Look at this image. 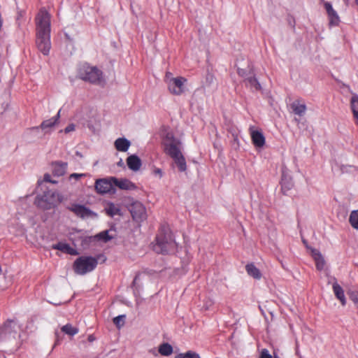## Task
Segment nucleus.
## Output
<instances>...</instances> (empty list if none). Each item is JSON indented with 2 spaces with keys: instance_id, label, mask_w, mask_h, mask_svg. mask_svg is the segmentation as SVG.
I'll list each match as a JSON object with an SVG mask.
<instances>
[{
  "instance_id": "nucleus-1",
  "label": "nucleus",
  "mask_w": 358,
  "mask_h": 358,
  "mask_svg": "<svg viewBox=\"0 0 358 358\" xmlns=\"http://www.w3.org/2000/svg\"><path fill=\"white\" fill-rule=\"evenodd\" d=\"M152 248L157 253L168 254L173 252L176 248V243L171 232L169 229H162L157 236Z\"/></svg>"
},
{
  "instance_id": "nucleus-2",
  "label": "nucleus",
  "mask_w": 358,
  "mask_h": 358,
  "mask_svg": "<svg viewBox=\"0 0 358 358\" xmlns=\"http://www.w3.org/2000/svg\"><path fill=\"white\" fill-rule=\"evenodd\" d=\"M63 200V196L59 192L52 190L45 192L42 195L38 196L35 203L41 209L49 210L55 208Z\"/></svg>"
},
{
  "instance_id": "nucleus-3",
  "label": "nucleus",
  "mask_w": 358,
  "mask_h": 358,
  "mask_svg": "<svg viewBox=\"0 0 358 358\" xmlns=\"http://www.w3.org/2000/svg\"><path fill=\"white\" fill-rule=\"evenodd\" d=\"M96 265V259L92 257L82 256L74 262L73 269L75 273L83 275L92 271Z\"/></svg>"
},
{
  "instance_id": "nucleus-4",
  "label": "nucleus",
  "mask_w": 358,
  "mask_h": 358,
  "mask_svg": "<svg viewBox=\"0 0 358 358\" xmlns=\"http://www.w3.org/2000/svg\"><path fill=\"white\" fill-rule=\"evenodd\" d=\"M50 13L44 8L40 9L35 19L36 34L50 33Z\"/></svg>"
},
{
  "instance_id": "nucleus-5",
  "label": "nucleus",
  "mask_w": 358,
  "mask_h": 358,
  "mask_svg": "<svg viewBox=\"0 0 358 358\" xmlns=\"http://www.w3.org/2000/svg\"><path fill=\"white\" fill-rule=\"evenodd\" d=\"M164 146L165 152L170 157L181 153V143L171 132L166 133L164 138Z\"/></svg>"
},
{
  "instance_id": "nucleus-6",
  "label": "nucleus",
  "mask_w": 358,
  "mask_h": 358,
  "mask_svg": "<svg viewBox=\"0 0 358 358\" xmlns=\"http://www.w3.org/2000/svg\"><path fill=\"white\" fill-rule=\"evenodd\" d=\"M80 76L92 83H99L101 78V72L96 67L84 65L80 70Z\"/></svg>"
},
{
  "instance_id": "nucleus-7",
  "label": "nucleus",
  "mask_w": 358,
  "mask_h": 358,
  "mask_svg": "<svg viewBox=\"0 0 358 358\" xmlns=\"http://www.w3.org/2000/svg\"><path fill=\"white\" fill-rule=\"evenodd\" d=\"M113 178L109 177L96 180L94 184L96 192L99 194H114L115 188L112 180Z\"/></svg>"
},
{
  "instance_id": "nucleus-8",
  "label": "nucleus",
  "mask_w": 358,
  "mask_h": 358,
  "mask_svg": "<svg viewBox=\"0 0 358 358\" xmlns=\"http://www.w3.org/2000/svg\"><path fill=\"white\" fill-rule=\"evenodd\" d=\"M186 82L187 79L180 76L169 80L167 85L169 91L174 95H181L185 92Z\"/></svg>"
},
{
  "instance_id": "nucleus-9",
  "label": "nucleus",
  "mask_w": 358,
  "mask_h": 358,
  "mask_svg": "<svg viewBox=\"0 0 358 358\" xmlns=\"http://www.w3.org/2000/svg\"><path fill=\"white\" fill-rule=\"evenodd\" d=\"M36 45L43 55H48L51 48L50 33L36 34Z\"/></svg>"
},
{
  "instance_id": "nucleus-10",
  "label": "nucleus",
  "mask_w": 358,
  "mask_h": 358,
  "mask_svg": "<svg viewBox=\"0 0 358 358\" xmlns=\"http://www.w3.org/2000/svg\"><path fill=\"white\" fill-rule=\"evenodd\" d=\"M130 212L132 217L136 222H141L146 219V210L145 206L140 202H134L130 207Z\"/></svg>"
},
{
  "instance_id": "nucleus-11",
  "label": "nucleus",
  "mask_w": 358,
  "mask_h": 358,
  "mask_svg": "<svg viewBox=\"0 0 358 358\" xmlns=\"http://www.w3.org/2000/svg\"><path fill=\"white\" fill-rule=\"evenodd\" d=\"M114 182L115 187L124 190H134L136 189V186L134 183L126 178L118 179L113 178L112 179Z\"/></svg>"
},
{
  "instance_id": "nucleus-12",
  "label": "nucleus",
  "mask_w": 358,
  "mask_h": 358,
  "mask_svg": "<svg viewBox=\"0 0 358 358\" xmlns=\"http://www.w3.org/2000/svg\"><path fill=\"white\" fill-rule=\"evenodd\" d=\"M333 282V291L336 298L341 301L343 306L345 305L346 299L344 294L343 288L337 283L335 278H331L329 282Z\"/></svg>"
},
{
  "instance_id": "nucleus-13",
  "label": "nucleus",
  "mask_w": 358,
  "mask_h": 358,
  "mask_svg": "<svg viewBox=\"0 0 358 358\" xmlns=\"http://www.w3.org/2000/svg\"><path fill=\"white\" fill-rule=\"evenodd\" d=\"M324 8L327 10L329 18V22L331 25H338L340 21L339 17L336 10L332 8L331 4L329 2L324 3Z\"/></svg>"
},
{
  "instance_id": "nucleus-14",
  "label": "nucleus",
  "mask_w": 358,
  "mask_h": 358,
  "mask_svg": "<svg viewBox=\"0 0 358 358\" xmlns=\"http://www.w3.org/2000/svg\"><path fill=\"white\" fill-rule=\"evenodd\" d=\"M252 143L257 148H262L265 144V138L263 134L257 130L250 131Z\"/></svg>"
},
{
  "instance_id": "nucleus-15",
  "label": "nucleus",
  "mask_w": 358,
  "mask_h": 358,
  "mask_svg": "<svg viewBox=\"0 0 358 358\" xmlns=\"http://www.w3.org/2000/svg\"><path fill=\"white\" fill-rule=\"evenodd\" d=\"M60 111H59L57 114L52 118L44 120L40 125V127L45 132H48L58 123Z\"/></svg>"
},
{
  "instance_id": "nucleus-16",
  "label": "nucleus",
  "mask_w": 358,
  "mask_h": 358,
  "mask_svg": "<svg viewBox=\"0 0 358 358\" xmlns=\"http://www.w3.org/2000/svg\"><path fill=\"white\" fill-rule=\"evenodd\" d=\"M130 145L131 142L124 137L118 138L114 142V146L119 152H127Z\"/></svg>"
},
{
  "instance_id": "nucleus-17",
  "label": "nucleus",
  "mask_w": 358,
  "mask_h": 358,
  "mask_svg": "<svg viewBox=\"0 0 358 358\" xmlns=\"http://www.w3.org/2000/svg\"><path fill=\"white\" fill-rule=\"evenodd\" d=\"M127 164L129 169L137 171L141 166V160L138 156L133 155L127 157Z\"/></svg>"
},
{
  "instance_id": "nucleus-18",
  "label": "nucleus",
  "mask_w": 358,
  "mask_h": 358,
  "mask_svg": "<svg viewBox=\"0 0 358 358\" xmlns=\"http://www.w3.org/2000/svg\"><path fill=\"white\" fill-rule=\"evenodd\" d=\"M52 248L55 250H60L64 253L71 255H78V252L76 250L71 248L69 244L63 242H59L57 244H54Z\"/></svg>"
},
{
  "instance_id": "nucleus-19",
  "label": "nucleus",
  "mask_w": 358,
  "mask_h": 358,
  "mask_svg": "<svg viewBox=\"0 0 358 358\" xmlns=\"http://www.w3.org/2000/svg\"><path fill=\"white\" fill-rule=\"evenodd\" d=\"M281 185H282V189H286V190L290 189L293 186L292 178H291L288 171L285 169H282Z\"/></svg>"
},
{
  "instance_id": "nucleus-20",
  "label": "nucleus",
  "mask_w": 358,
  "mask_h": 358,
  "mask_svg": "<svg viewBox=\"0 0 358 358\" xmlns=\"http://www.w3.org/2000/svg\"><path fill=\"white\" fill-rule=\"evenodd\" d=\"M70 209L81 217H89L92 214V211L90 209L82 205L74 204Z\"/></svg>"
},
{
  "instance_id": "nucleus-21",
  "label": "nucleus",
  "mask_w": 358,
  "mask_h": 358,
  "mask_svg": "<svg viewBox=\"0 0 358 358\" xmlns=\"http://www.w3.org/2000/svg\"><path fill=\"white\" fill-rule=\"evenodd\" d=\"M311 255L315 262L317 269L319 271L323 270L325 266V261L321 253L317 250L311 249Z\"/></svg>"
},
{
  "instance_id": "nucleus-22",
  "label": "nucleus",
  "mask_w": 358,
  "mask_h": 358,
  "mask_svg": "<svg viewBox=\"0 0 358 358\" xmlns=\"http://www.w3.org/2000/svg\"><path fill=\"white\" fill-rule=\"evenodd\" d=\"M68 164L64 162H55L52 164V171L55 176H62L65 174Z\"/></svg>"
},
{
  "instance_id": "nucleus-23",
  "label": "nucleus",
  "mask_w": 358,
  "mask_h": 358,
  "mask_svg": "<svg viewBox=\"0 0 358 358\" xmlns=\"http://www.w3.org/2000/svg\"><path fill=\"white\" fill-rule=\"evenodd\" d=\"M291 108L294 114L299 116H303L306 111V106L305 103H301L299 101H295L291 104Z\"/></svg>"
},
{
  "instance_id": "nucleus-24",
  "label": "nucleus",
  "mask_w": 358,
  "mask_h": 358,
  "mask_svg": "<svg viewBox=\"0 0 358 358\" xmlns=\"http://www.w3.org/2000/svg\"><path fill=\"white\" fill-rule=\"evenodd\" d=\"M174 164L177 166L178 170L181 172L185 171L187 169L186 161L182 153L171 157Z\"/></svg>"
},
{
  "instance_id": "nucleus-25",
  "label": "nucleus",
  "mask_w": 358,
  "mask_h": 358,
  "mask_svg": "<svg viewBox=\"0 0 358 358\" xmlns=\"http://www.w3.org/2000/svg\"><path fill=\"white\" fill-rule=\"evenodd\" d=\"M105 210L107 215H108L110 217H114L115 215H120V206L113 203H108L106 207L105 208Z\"/></svg>"
},
{
  "instance_id": "nucleus-26",
  "label": "nucleus",
  "mask_w": 358,
  "mask_h": 358,
  "mask_svg": "<svg viewBox=\"0 0 358 358\" xmlns=\"http://www.w3.org/2000/svg\"><path fill=\"white\" fill-rule=\"evenodd\" d=\"M246 84L250 86V88L255 90H259L261 85L258 82L257 79L253 76V73H250V75L245 78Z\"/></svg>"
},
{
  "instance_id": "nucleus-27",
  "label": "nucleus",
  "mask_w": 358,
  "mask_h": 358,
  "mask_svg": "<svg viewBox=\"0 0 358 358\" xmlns=\"http://www.w3.org/2000/svg\"><path fill=\"white\" fill-rule=\"evenodd\" d=\"M248 274L255 279H260L262 274L260 271L253 264H250L245 266Z\"/></svg>"
},
{
  "instance_id": "nucleus-28",
  "label": "nucleus",
  "mask_w": 358,
  "mask_h": 358,
  "mask_svg": "<svg viewBox=\"0 0 358 358\" xmlns=\"http://www.w3.org/2000/svg\"><path fill=\"white\" fill-rule=\"evenodd\" d=\"M173 348L168 343H164L159 346L158 352L162 356H169L173 353Z\"/></svg>"
},
{
  "instance_id": "nucleus-29",
  "label": "nucleus",
  "mask_w": 358,
  "mask_h": 358,
  "mask_svg": "<svg viewBox=\"0 0 358 358\" xmlns=\"http://www.w3.org/2000/svg\"><path fill=\"white\" fill-rule=\"evenodd\" d=\"M351 108L354 117L358 124V95L354 94L350 99Z\"/></svg>"
},
{
  "instance_id": "nucleus-30",
  "label": "nucleus",
  "mask_w": 358,
  "mask_h": 358,
  "mask_svg": "<svg viewBox=\"0 0 358 358\" xmlns=\"http://www.w3.org/2000/svg\"><path fill=\"white\" fill-rule=\"evenodd\" d=\"M62 331L64 334L69 336H74L78 333V329L73 327L70 324H67L62 327Z\"/></svg>"
},
{
  "instance_id": "nucleus-31",
  "label": "nucleus",
  "mask_w": 358,
  "mask_h": 358,
  "mask_svg": "<svg viewBox=\"0 0 358 358\" xmlns=\"http://www.w3.org/2000/svg\"><path fill=\"white\" fill-rule=\"evenodd\" d=\"M349 221L352 227L358 229V210H354L351 213Z\"/></svg>"
},
{
  "instance_id": "nucleus-32",
  "label": "nucleus",
  "mask_w": 358,
  "mask_h": 358,
  "mask_svg": "<svg viewBox=\"0 0 358 358\" xmlns=\"http://www.w3.org/2000/svg\"><path fill=\"white\" fill-rule=\"evenodd\" d=\"M96 237L99 240H101L105 243L113 238V236L109 235V231L108 230L100 232L96 236Z\"/></svg>"
},
{
  "instance_id": "nucleus-33",
  "label": "nucleus",
  "mask_w": 358,
  "mask_h": 358,
  "mask_svg": "<svg viewBox=\"0 0 358 358\" xmlns=\"http://www.w3.org/2000/svg\"><path fill=\"white\" fill-rule=\"evenodd\" d=\"M175 358H200V356L195 352L188 351L185 353H180Z\"/></svg>"
},
{
  "instance_id": "nucleus-34",
  "label": "nucleus",
  "mask_w": 358,
  "mask_h": 358,
  "mask_svg": "<svg viewBox=\"0 0 358 358\" xmlns=\"http://www.w3.org/2000/svg\"><path fill=\"white\" fill-rule=\"evenodd\" d=\"M125 317L124 315H119L115 317L113 319L114 324L118 327L120 328L124 324V318Z\"/></svg>"
},
{
  "instance_id": "nucleus-35",
  "label": "nucleus",
  "mask_w": 358,
  "mask_h": 358,
  "mask_svg": "<svg viewBox=\"0 0 358 358\" xmlns=\"http://www.w3.org/2000/svg\"><path fill=\"white\" fill-rule=\"evenodd\" d=\"M357 169L356 167L355 166H348V165H345V166H342L341 167V171L343 172H353L354 171H356Z\"/></svg>"
},
{
  "instance_id": "nucleus-36",
  "label": "nucleus",
  "mask_w": 358,
  "mask_h": 358,
  "mask_svg": "<svg viewBox=\"0 0 358 358\" xmlns=\"http://www.w3.org/2000/svg\"><path fill=\"white\" fill-rule=\"evenodd\" d=\"M76 125L74 124H69L64 130L66 134L75 131Z\"/></svg>"
},
{
  "instance_id": "nucleus-37",
  "label": "nucleus",
  "mask_w": 358,
  "mask_h": 358,
  "mask_svg": "<svg viewBox=\"0 0 358 358\" xmlns=\"http://www.w3.org/2000/svg\"><path fill=\"white\" fill-rule=\"evenodd\" d=\"M350 299L357 304H358V292H352L350 294Z\"/></svg>"
},
{
  "instance_id": "nucleus-38",
  "label": "nucleus",
  "mask_w": 358,
  "mask_h": 358,
  "mask_svg": "<svg viewBox=\"0 0 358 358\" xmlns=\"http://www.w3.org/2000/svg\"><path fill=\"white\" fill-rule=\"evenodd\" d=\"M153 174L156 176H158L159 178H162L163 176V172L161 169L155 168L153 170Z\"/></svg>"
},
{
  "instance_id": "nucleus-39",
  "label": "nucleus",
  "mask_w": 358,
  "mask_h": 358,
  "mask_svg": "<svg viewBox=\"0 0 358 358\" xmlns=\"http://www.w3.org/2000/svg\"><path fill=\"white\" fill-rule=\"evenodd\" d=\"M260 358H272V356L267 350L264 349L261 352Z\"/></svg>"
},
{
  "instance_id": "nucleus-40",
  "label": "nucleus",
  "mask_w": 358,
  "mask_h": 358,
  "mask_svg": "<svg viewBox=\"0 0 358 358\" xmlns=\"http://www.w3.org/2000/svg\"><path fill=\"white\" fill-rule=\"evenodd\" d=\"M86 174L85 173H72L70 175L69 178L71 179V178H75V179H79L82 177H84L85 176Z\"/></svg>"
},
{
  "instance_id": "nucleus-41",
  "label": "nucleus",
  "mask_w": 358,
  "mask_h": 358,
  "mask_svg": "<svg viewBox=\"0 0 358 358\" xmlns=\"http://www.w3.org/2000/svg\"><path fill=\"white\" fill-rule=\"evenodd\" d=\"M237 73L241 77H246V78L248 77L247 76L248 75L246 73V71L245 69L238 68Z\"/></svg>"
},
{
  "instance_id": "nucleus-42",
  "label": "nucleus",
  "mask_w": 358,
  "mask_h": 358,
  "mask_svg": "<svg viewBox=\"0 0 358 358\" xmlns=\"http://www.w3.org/2000/svg\"><path fill=\"white\" fill-rule=\"evenodd\" d=\"M175 78L172 76V73H170V72H167L166 73V76H165V82L168 85L169 84V80H171V79H174Z\"/></svg>"
},
{
  "instance_id": "nucleus-43",
  "label": "nucleus",
  "mask_w": 358,
  "mask_h": 358,
  "mask_svg": "<svg viewBox=\"0 0 358 358\" xmlns=\"http://www.w3.org/2000/svg\"><path fill=\"white\" fill-rule=\"evenodd\" d=\"M44 180L45 182H51V176L49 174H45L44 175Z\"/></svg>"
},
{
  "instance_id": "nucleus-44",
  "label": "nucleus",
  "mask_w": 358,
  "mask_h": 358,
  "mask_svg": "<svg viewBox=\"0 0 358 358\" xmlns=\"http://www.w3.org/2000/svg\"><path fill=\"white\" fill-rule=\"evenodd\" d=\"M213 76L211 74H208L206 77V80L209 82L210 83L213 82Z\"/></svg>"
},
{
  "instance_id": "nucleus-45",
  "label": "nucleus",
  "mask_w": 358,
  "mask_h": 358,
  "mask_svg": "<svg viewBox=\"0 0 358 358\" xmlns=\"http://www.w3.org/2000/svg\"><path fill=\"white\" fill-rule=\"evenodd\" d=\"M149 352L152 353L155 356H157V355L159 353L157 352V350L155 348L150 350Z\"/></svg>"
},
{
  "instance_id": "nucleus-46",
  "label": "nucleus",
  "mask_w": 358,
  "mask_h": 358,
  "mask_svg": "<svg viewBox=\"0 0 358 358\" xmlns=\"http://www.w3.org/2000/svg\"><path fill=\"white\" fill-rule=\"evenodd\" d=\"M233 137H234V141L238 145L239 142H238V135L234 134Z\"/></svg>"
},
{
  "instance_id": "nucleus-47",
  "label": "nucleus",
  "mask_w": 358,
  "mask_h": 358,
  "mask_svg": "<svg viewBox=\"0 0 358 358\" xmlns=\"http://www.w3.org/2000/svg\"><path fill=\"white\" fill-rule=\"evenodd\" d=\"M88 340H89L90 341H93L94 340V337H93V336H92V335H90V336H89V337H88Z\"/></svg>"
},
{
  "instance_id": "nucleus-48",
  "label": "nucleus",
  "mask_w": 358,
  "mask_h": 358,
  "mask_svg": "<svg viewBox=\"0 0 358 358\" xmlns=\"http://www.w3.org/2000/svg\"><path fill=\"white\" fill-rule=\"evenodd\" d=\"M76 155L77 156H78L79 157H83L82 154H81L80 152H78V151H77V152H76Z\"/></svg>"
},
{
  "instance_id": "nucleus-49",
  "label": "nucleus",
  "mask_w": 358,
  "mask_h": 358,
  "mask_svg": "<svg viewBox=\"0 0 358 358\" xmlns=\"http://www.w3.org/2000/svg\"><path fill=\"white\" fill-rule=\"evenodd\" d=\"M51 182V183H53V184L57 183V182H56L55 180H52V179H51V182Z\"/></svg>"
},
{
  "instance_id": "nucleus-50",
  "label": "nucleus",
  "mask_w": 358,
  "mask_h": 358,
  "mask_svg": "<svg viewBox=\"0 0 358 358\" xmlns=\"http://www.w3.org/2000/svg\"><path fill=\"white\" fill-rule=\"evenodd\" d=\"M51 182V183H53V184L57 183V182H56L55 180H52V179H51V182Z\"/></svg>"
},
{
  "instance_id": "nucleus-51",
  "label": "nucleus",
  "mask_w": 358,
  "mask_h": 358,
  "mask_svg": "<svg viewBox=\"0 0 358 358\" xmlns=\"http://www.w3.org/2000/svg\"><path fill=\"white\" fill-rule=\"evenodd\" d=\"M347 1H348V0H347ZM355 3L357 4V6H358V0H355Z\"/></svg>"
},
{
  "instance_id": "nucleus-52",
  "label": "nucleus",
  "mask_w": 358,
  "mask_h": 358,
  "mask_svg": "<svg viewBox=\"0 0 358 358\" xmlns=\"http://www.w3.org/2000/svg\"><path fill=\"white\" fill-rule=\"evenodd\" d=\"M3 334V330H1L0 331V336Z\"/></svg>"
},
{
  "instance_id": "nucleus-53",
  "label": "nucleus",
  "mask_w": 358,
  "mask_h": 358,
  "mask_svg": "<svg viewBox=\"0 0 358 358\" xmlns=\"http://www.w3.org/2000/svg\"><path fill=\"white\" fill-rule=\"evenodd\" d=\"M66 38H68L69 39V37L67 34H66Z\"/></svg>"
},
{
  "instance_id": "nucleus-54",
  "label": "nucleus",
  "mask_w": 358,
  "mask_h": 358,
  "mask_svg": "<svg viewBox=\"0 0 358 358\" xmlns=\"http://www.w3.org/2000/svg\"><path fill=\"white\" fill-rule=\"evenodd\" d=\"M2 271V269H1V267L0 266V273H1Z\"/></svg>"
},
{
  "instance_id": "nucleus-55",
  "label": "nucleus",
  "mask_w": 358,
  "mask_h": 358,
  "mask_svg": "<svg viewBox=\"0 0 358 358\" xmlns=\"http://www.w3.org/2000/svg\"><path fill=\"white\" fill-rule=\"evenodd\" d=\"M274 358H279V357H278V356H275H275H274Z\"/></svg>"
},
{
  "instance_id": "nucleus-56",
  "label": "nucleus",
  "mask_w": 358,
  "mask_h": 358,
  "mask_svg": "<svg viewBox=\"0 0 358 358\" xmlns=\"http://www.w3.org/2000/svg\"><path fill=\"white\" fill-rule=\"evenodd\" d=\"M357 305H358V303H357Z\"/></svg>"
}]
</instances>
